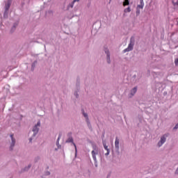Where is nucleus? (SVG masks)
<instances>
[{
    "mask_svg": "<svg viewBox=\"0 0 178 178\" xmlns=\"http://www.w3.org/2000/svg\"><path fill=\"white\" fill-rule=\"evenodd\" d=\"M59 140H60V135L58 136L57 140H56V145L58 147V149H60L61 148V145L59 144Z\"/></svg>",
    "mask_w": 178,
    "mask_h": 178,
    "instance_id": "obj_13",
    "label": "nucleus"
},
{
    "mask_svg": "<svg viewBox=\"0 0 178 178\" xmlns=\"http://www.w3.org/2000/svg\"><path fill=\"white\" fill-rule=\"evenodd\" d=\"M131 12V8L130 7H128L124 10V13H130Z\"/></svg>",
    "mask_w": 178,
    "mask_h": 178,
    "instance_id": "obj_17",
    "label": "nucleus"
},
{
    "mask_svg": "<svg viewBox=\"0 0 178 178\" xmlns=\"http://www.w3.org/2000/svg\"><path fill=\"white\" fill-rule=\"evenodd\" d=\"M175 64L176 66H178V58L175 59Z\"/></svg>",
    "mask_w": 178,
    "mask_h": 178,
    "instance_id": "obj_24",
    "label": "nucleus"
},
{
    "mask_svg": "<svg viewBox=\"0 0 178 178\" xmlns=\"http://www.w3.org/2000/svg\"><path fill=\"white\" fill-rule=\"evenodd\" d=\"M79 1H80V0H73V1L67 6V10H69V9H70V8H72L74 6V3L79 2Z\"/></svg>",
    "mask_w": 178,
    "mask_h": 178,
    "instance_id": "obj_12",
    "label": "nucleus"
},
{
    "mask_svg": "<svg viewBox=\"0 0 178 178\" xmlns=\"http://www.w3.org/2000/svg\"><path fill=\"white\" fill-rule=\"evenodd\" d=\"M104 52L106 54V60L108 64L111 63V53L109 52V49L107 48H104Z\"/></svg>",
    "mask_w": 178,
    "mask_h": 178,
    "instance_id": "obj_8",
    "label": "nucleus"
},
{
    "mask_svg": "<svg viewBox=\"0 0 178 178\" xmlns=\"http://www.w3.org/2000/svg\"><path fill=\"white\" fill-rule=\"evenodd\" d=\"M144 8V6H143L142 4L138 5L137 6V9H143Z\"/></svg>",
    "mask_w": 178,
    "mask_h": 178,
    "instance_id": "obj_20",
    "label": "nucleus"
},
{
    "mask_svg": "<svg viewBox=\"0 0 178 178\" xmlns=\"http://www.w3.org/2000/svg\"><path fill=\"white\" fill-rule=\"evenodd\" d=\"M103 147H104V149H106V151L107 152L105 154V156H108V155H109V154H111V149H109V148H108V145H106V142H105V140H103Z\"/></svg>",
    "mask_w": 178,
    "mask_h": 178,
    "instance_id": "obj_9",
    "label": "nucleus"
},
{
    "mask_svg": "<svg viewBox=\"0 0 178 178\" xmlns=\"http://www.w3.org/2000/svg\"><path fill=\"white\" fill-rule=\"evenodd\" d=\"M10 138H11V145L10 147V149H13V147H15V144H16V140L15 139V138H13V134L10 135Z\"/></svg>",
    "mask_w": 178,
    "mask_h": 178,
    "instance_id": "obj_10",
    "label": "nucleus"
},
{
    "mask_svg": "<svg viewBox=\"0 0 178 178\" xmlns=\"http://www.w3.org/2000/svg\"><path fill=\"white\" fill-rule=\"evenodd\" d=\"M140 15V10L138 8L136 9V15L138 16Z\"/></svg>",
    "mask_w": 178,
    "mask_h": 178,
    "instance_id": "obj_21",
    "label": "nucleus"
},
{
    "mask_svg": "<svg viewBox=\"0 0 178 178\" xmlns=\"http://www.w3.org/2000/svg\"><path fill=\"white\" fill-rule=\"evenodd\" d=\"M30 168H31V165L29 164L28 165V167H26L24 169V172H27V170H29L30 169Z\"/></svg>",
    "mask_w": 178,
    "mask_h": 178,
    "instance_id": "obj_19",
    "label": "nucleus"
},
{
    "mask_svg": "<svg viewBox=\"0 0 178 178\" xmlns=\"http://www.w3.org/2000/svg\"><path fill=\"white\" fill-rule=\"evenodd\" d=\"M93 150L91 152L93 160L95 162H97V155H98V147L95 145H92Z\"/></svg>",
    "mask_w": 178,
    "mask_h": 178,
    "instance_id": "obj_4",
    "label": "nucleus"
},
{
    "mask_svg": "<svg viewBox=\"0 0 178 178\" xmlns=\"http://www.w3.org/2000/svg\"><path fill=\"white\" fill-rule=\"evenodd\" d=\"M109 177H111V175H107V178H109Z\"/></svg>",
    "mask_w": 178,
    "mask_h": 178,
    "instance_id": "obj_29",
    "label": "nucleus"
},
{
    "mask_svg": "<svg viewBox=\"0 0 178 178\" xmlns=\"http://www.w3.org/2000/svg\"><path fill=\"white\" fill-rule=\"evenodd\" d=\"M168 134H165L161 137L160 140L157 143L159 147H161L164 143H166V138H168Z\"/></svg>",
    "mask_w": 178,
    "mask_h": 178,
    "instance_id": "obj_7",
    "label": "nucleus"
},
{
    "mask_svg": "<svg viewBox=\"0 0 178 178\" xmlns=\"http://www.w3.org/2000/svg\"><path fill=\"white\" fill-rule=\"evenodd\" d=\"M0 17H2V14L0 13Z\"/></svg>",
    "mask_w": 178,
    "mask_h": 178,
    "instance_id": "obj_30",
    "label": "nucleus"
},
{
    "mask_svg": "<svg viewBox=\"0 0 178 178\" xmlns=\"http://www.w3.org/2000/svg\"><path fill=\"white\" fill-rule=\"evenodd\" d=\"M178 129V123L174 127V130H177Z\"/></svg>",
    "mask_w": 178,
    "mask_h": 178,
    "instance_id": "obj_25",
    "label": "nucleus"
},
{
    "mask_svg": "<svg viewBox=\"0 0 178 178\" xmlns=\"http://www.w3.org/2000/svg\"><path fill=\"white\" fill-rule=\"evenodd\" d=\"M12 4V0H8L7 3L6 4L5 11L3 13L4 19L8 17V12H9V8H10V5Z\"/></svg>",
    "mask_w": 178,
    "mask_h": 178,
    "instance_id": "obj_5",
    "label": "nucleus"
},
{
    "mask_svg": "<svg viewBox=\"0 0 178 178\" xmlns=\"http://www.w3.org/2000/svg\"><path fill=\"white\" fill-rule=\"evenodd\" d=\"M33 141V138H29V143H31Z\"/></svg>",
    "mask_w": 178,
    "mask_h": 178,
    "instance_id": "obj_27",
    "label": "nucleus"
},
{
    "mask_svg": "<svg viewBox=\"0 0 178 178\" xmlns=\"http://www.w3.org/2000/svg\"><path fill=\"white\" fill-rule=\"evenodd\" d=\"M56 151H58V149H56Z\"/></svg>",
    "mask_w": 178,
    "mask_h": 178,
    "instance_id": "obj_31",
    "label": "nucleus"
},
{
    "mask_svg": "<svg viewBox=\"0 0 178 178\" xmlns=\"http://www.w3.org/2000/svg\"><path fill=\"white\" fill-rule=\"evenodd\" d=\"M49 175H51V172H49V171L45 172V176H49Z\"/></svg>",
    "mask_w": 178,
    "mask_h": 178,
    "instance_id": "obj_23",
    "label": "nucleus"
},
{
    "mask_svg": "<svg viewBox=\"0 0 178 178\" xmlns=\"http://www.w3.org/2000/svg\"><path fill=\"white\" fill-rule=\"evenodd\" d=\"M135 42H136V40L134 39V37H131L130 38V42L127 48L123 50L124 54H126V52H130V51H133V48H134Z\"/></svg>",
    "mask_w": 178,
    "mask_h": 178,
    "instance_id": "obj_2",
    "label": "nucleus"
},
{
    "mask_svg": "<svg viewBox=\"0 0 178 178\" xmlns=\"http://www.w3.org/2000/svg\"><path fill=\"white\" fill-rule=\"evenodd\" d=\"M35 65H37V61H34L31 66V70H34L35 67Z\"/></svg>",
    "mask_w": 178,
    "mask_h": 178,
    "instance_id": "obj_18",
    "label": "nucleus"
},
{
    "mask_svg": "<svg viewBox=\"0 0 178 178\" xmlns=\"http://www.w3.org/2000/svg\"><path fill=\"white\" fill-rule=\"evenodd\" d=\"M72 132H69L67 134V140H65V143L67 144H69L71 143V144H72L75 148V155H77V146H76V143H74V140L73 139V136H72Z\"/></svg>",
    "mask_w": 178,
    "mask_h": 178,
    "instance_id": "obj_1",
    "label": "nucleus"
},
{
    "mask_svg": "<svg viewBox=\"0 0 178 178\" xmlns=\"http://www.w3.org/2000/svg\"><path fill=\"white\" fill-rule=\"evenodd\" d=\"M19 24L18 22H15L14 24H13V26L12 27L11 29V33H13L15 30H16V27H17V25Z\"/></svg>",
    "mask_w": 178,
    "mask_h": 178,
    "instance_id": "obj_14",
    "label": "nucleus"
},
{
    "mask_svg": "<svg viewBox=\"0 0 178 178\" xmlns=\"http://www.w3.org/2000/svg\"><path fill=\"white\" fill-rule=\"evenodd\" d=\"M82 115L86 119L87 126L90 130H92V126H91V122H90V118H88V114L84 112V110H82Z\"/></svg>",
    "mask_w": 178,
    "mask_h": 178,
    "instance_id": "obj_3",
    "label": "nucleus"
},
{
    "mask_svg": "<svg viewBox=\"0 0 178 178\" xmlns=\"http://www.w3.org/2000/svg\"><path fill=\"white\" fill-rule=\"evenodd\" d=\"M140 5L144 6V0H140Z\"/></svg>",
    "mask_w": 178,
    "mask_h": 178,
    "instance_id": "obj_26",
    "label": "nucleus"
},
{
    "mask_svg": "<svg viewBox=\"0 0 178 178\" xmlns=\"http://www.w3.org/2000/svg\"><path fill=\"white\" fill-rule=\"evenodd\" d=\"M40 127H41V121H38L37 124H35L33 128V137H35V136L38 134V131H40Z\"/></svg>",
    "mask_w": 178,
    "mask_h": 178,
    "instance_id": "obj_6",
    "label": "nucleus"
},
{
    "mask_svg": "<svg viewBox=\"0 0 178 178\" xmlns=\"http://www.w3.org/2000/svg\"><path fill=\"white\" fill-rule=\"evenodd\" d=\"M129 5H130V1L124 0V1L123 2V6H127Z\"/></svg>",
    "mask_w": 178,
    "mask_h": 178,
    "instance_id": "obj_16",
    "label": "nucleus"
},
{
    "mask_svg": "<svg viewBox=\"0 0 178 178\" xmlns=\"http://www.w3.org/2000/svg\"><path fill=\"white\" fill-rule=\"evenodd\" d=\"M74 95H75L76 98H79V93L77 92H74Z\"/></svg>",
    "mask_w": 178,
    "mask_h": 178,
    "instance_id": "obj_22",
    "label": "nucleus"
},
{
    "mask_svg": "<svg viewBox=\"0 0 178 178\" xmlns=\"http://www.w3.org/2000/svg\"><path fill=\"white\" fill-rule=\"evenodd\" d=\"M119 144H120L119 138L116 137L115 140V148L116 151H119L120 149Z\"/></svg>",
    "mask_w": 178,
    "mask_h": 178,
    "instance_id": "obj_11",
    "label": "nucleus"
},
{
    "mask_svg": "<svg viewBox=\"0 0 178 178\" xmlns=\"http://www.w3.org/2000/svg\"><path fill=\"white\" fill-rule=\"evenodd\" d=\"M95 165L96 168H97V166H98V165L97 164V159H96V162L95 161Z\"/></svg>",
    "mask_w": 178,
    "mask_h": 178,
    "instance_id": "obj_28",
    "label": "nucleus"
},
{
    "mask_svg": "<svg viewBox=\"0 0 178 178\" xmlns=\"http://www.w3.org/2000/svg\"><path fill=\"white\" fill-rule=\"evenodd\" d=\"M137 92V87H134L131 90V95H134Z\"/></svg>",
    "mask_w": 178,
    "mask_h": 178,
    "instance_id": "obj_15",
    "label": "nucleus"
}]
</instances>
